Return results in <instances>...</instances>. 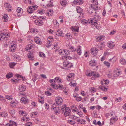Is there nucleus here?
Returning <instances> with one entry per match:
<instances>
[{
    "label": "nucleus",
    "instance_id": "1",
    "mask_svg": "<svg viewBox=\"0 0 126 126\" xmlns=\"http://www.w3.org/2000/svg\"><path fill=\"white\" fill-rule=\"evenodd\" d=\"M96 14V13L94 14V16L90 19L88 20V22L91 24L92 26H93V27L92 26L93 28L98 29L99 26L98 23L96 22L100 19V17L98 15Z\"/></svg>",
    "mask_w": 126,
    "mask_h": 126
},
{
    "label": "nucleus",
    "instance_id": "2",
    "mask_svg": "<svg viewBox=\"0 0 126 126\" xmlns=\"http://www.w3.org/2000/svg\"><path fill=\"white\" fill-rule=\"evenodd\" d=\"M46 17L45 16H41L38 17V19L34 21L35 23L37 25L41 26L43 24V20L46 19Z\"/></svg>",
    "mask_w": 126,
    "mask_h": 126
},
{
    "label": "nucleus",
    "instance_id": "3",
    "mask_svg": "<svg viewBox=\"0 0 126 126\" xmlns=\"http://www.w3.org/2000/svg\"><path fill=\"white\" fill-rule=\"evenodd\" d=\"M101 85L100 86L99 88L104 92L106 91L108 88L107 86L105 85V80L103 79L102 80L101 82Z\"/></svg>",
    "mask_w": 126,
    "mask_h": 126
},
{
    "label": "nucleus",
    "instance_id": "4",
    "mask_svg": "<svg viewBox=\"0 0 126 126\" xmlns=\"http://www.w3.org/2000/svg\"><path fill=\"white\" fill-rule=\"evenodd\" d=\"M63 64L64 66L68 68H71L73 66V64L71 62L65 60L63 63Z\"/></svg>",
    "mask_w": 126,
    "mask_h": 126
},
{
    "label": "nucleus",
    "instance_id": "5",
    "mask_svg": "<svg viewBox=\"0 0 126 126\" xmlns=\"http://www.w3.org/2000/svg\"><path fill=\"white\" fill-rule=\"evenodd\" d=\"M56 104L57 106L61 105L63 102V100L62 98L60 97H57L55 98Z\"/></svg>",
    "mask_w": 126,
    "mask_h": 126
},
{
    "label": "nucleus",
    "instance_id": "6",
    "mask_svg": "<svg viewBox=\"0 0 126 126\" xmlns=\"http://www.w3.org/2000/svg\"><path fill=\"white\" fill-rule=\"evenodd\" d=\"M107 45L110 49H112L115 46V45L112 41H109L107 43Z\"/></svg>",
    "mask_w": 126,
    "mask_h": 126
},
{
    "label": "nucleus",
    "instance_id": "7",
    "mask_svg": "<svg viewBox=\"0 0 126 126\" xmlns=\"http://www.w3.org/2000/svg\"><path fill=\"white\" fill-rule=\"evenodd\" d=\"M33 51L31 52L29 51V53L27 54V56L30 60H33L34 58L33 55Z\"/></svg>",
    "mask_w": 126,
    "mask_h": 126
},
{
    "label": "nucleus",
    "instance_id": "8",
    "mask_svg": "<svg viewBox=\"0 0 126 126\" xmlns=\"http://www.w3.org/2000/svg\"><path fill=\"white\" fill-rule=\"evenodd\" d=\"M88 75L89 76H92L95 78L98 77L99 76V73L95 72H92L91 73H89Z\"/></svg>",
    "mask_w": 126,
    "mask_h": 126
},
{
    "label": "nucleus",
    "instance_id": "9",
    "mask_svg": "<svg viewBox=\"0 0 126 126\" xmlns=\"http://www.w3.org/2000/svg\"><path fill=\"white\" fill-rule=\"evenodd\" d=\"M34 47V45L32 44H29L25 48L26 50H31V49Z\"/></svg>",
    "mask_w": 126,
    "mask_h": 126
},
{
    "label": "nucleus",
    "instance_id": "10",
    "mask_svg": "<svg viewBox=\"0 0 126 126\" xmlns=\"http://www.w3.org/2000/svg\"><path fill=\"white\" fill-rule=\"evenodd\" d=\"M71 30L73 31L78 32L79 31V27L77 26H72L70 28Z\"/></svg>",
    "mask_w": 126,
    "mask_h": 126
},
{
    "label": "nucleus",
    "instance_id": "11",
    "mask_svg": "<svg viewBox=\"0 0 126 126\" xmlns=\"http://www.w3.org/2000/svg\"><path fill=\"white\" fill-rule=\"evenodd\" d=\"M118 119V118L117 117H113L110 119V124L112 125Z\"/></svg>",
    "mask_w": 126,
    "mask_h": 126
},
{
    "label": "nucleus",
    "instance_id": "12",
    "mask_svg": "<svg viewBox=\"0 0 126 126\" xmlns=\"http://www.w3.org/2000/svg\"><path fill=\"white\" fill-rule=\"evenodd\" d=\"M35 42L38 44H42V41L40 38L38 37H36L34 38Z\"/></svg>",
    "mask_w": 126,
    "mask_h": 126
},
{
    "label": "nucleus",
    "instance_id": "13",
    "mask_svg": "<svg viewBox=\"0 0 126 126\" xmlns=\"http://www.w3.org/2000/svg\"><path fill=\"white\" fill-rule=\"evenodd\" d=\"M56 35L58 36H60L62 37L63 36V33L62 31L60 29H58L56 32Z\"/></svg>",
    "mask_w": 126,
    "mask_h": 126
},
{
    "label": "nucleus",
    "instance_id": "14",
    "mask_svg": "<svg viewBox=\"0 0 126 126\" xmlns=\"http://www.w3.org/2000/svg\"><path fill=\"white\" fill-rule=\"evenodd\" d=\"M83 0H74L73 3L77 5H81L83 3Z\"/></svg>",
    "mask_w": 126,
    "mask_h": 126
},
{
    "label": "nucleus",
    "instance_id": "15",
    "mask_svg": "<svg viewBox=\"0 0 126 126\" xmlns=\"http://www.w3.org/2000/svg\"><path fill=\"white\" fill-rule=\"evenodd\" d=\"M53 10L51 9H49L46 12V15L48 16H50L53 15Z\"/></svg>",
    "mask_w": 126,
    "mask_h": 126
},
{
    "label": "nucleus",
    "instance_id": "16",
    "mask_svg": "<svg viewBox=\"0 0 126 126\" xmlns=\"http://www.w3.org/2000/svg\"><path fill=\"white\" fill-rule=\"evenodd\" d=\"M89 65L91 66H96V63L95 61L94 60H92L89 62Z\"/></svg>",
    "mask_w": 126,
    "mask_h": 126
},
{
    "label": "nucleus",
    "instance_id": "17",
    "mask_svg": "<svg viewBox=\"0 0 126 126\" xmlns=\"http://www.w3.org/2000/svg\"><path fill=\"white\" fill-rule=\"evenodd\" d=\"M77 120L76 123L78 124H84L85 122V120L84 119H81L79 117Z\"/></svg>",
    "mask_w": 126,
    "mask_h": 126
},
{
    "label": "nucleus",
    "instance_id": "18",
    "mask_svg": "<svg viewBox=\"0 0 126 126\" xmlns=\"http://www.w3.org/2000/svg\"><path fill=\"white\" fill-rule=\"evenodd\" d=\"M81 46H79L77 48L76 51L77 54L79 55H80L82 53L81 49Z\"/></svg>",
    "mask_w": 126,
    "mask_h": 126
},
{
    "label": "nucleus",
    "instance_id": "19",
    "mask_svg": "<svg viewBox=\"0 0 126 126\" xmlns=\"http://www.w3.org/2000/svg\"><path fill=\"white\" fill-rule=\"evenodd\" d=\"M16 11L17 13V15L18 16H19L22 14V9L18 7L16 10Z\"/></svg>",
    "mask_w": 126,
    "mask_h": 126
},
{
    "label": "nucleus",
    "instance_id": "20",
    "mask_svg": "<svg viewBox=\"0 0 126 126\" xmlns=\"http://www.w3.org/2000/svg\"><path fill=\"white\" fill-rule=\"evenodd\" d=\"M121 74V72L119 71H115L113 73L114 77H116L119 76Z\"/></svg>",
    "mask_w": 126,
    "mask_h": 126
},
{
    "label": "nucleus",
    "instance_id": "21",
    "mask_svg": "<svg viewBox=\"0 0 126 126\" xmlns=\"http://www.w3.org/2000/svg\"><path fill=\"white\" fill-rule=\"evenodd\" d=\"M35 10V9L33 8V7L32 6H30L29 8L28 9L27 11L28 13L31 14L33 13V12Z\"/></svg>",
    "mask_w": 126,
    "mask_h": 126
},
{
    "label": "nucleus",
    "instance_id": "22",
    "mask_svg": "<svg viewBox=\"0 0 126 126\" xmlns=\"http://www.w3.org/2000/svg\"><path fill=\"white\" fill-rule=\"evenodd\" d=\"M28 100L25 97H22L21 99V102L26 104L28 101Z\"/></svg>",
    "mask_w": 126,
    "mask_h": 126
},
{
    "label": "nucleus",
    "instance_id": "23",
    "mask_svg": "<svg viewBox=\"0 0 126 126\" xmlns=\"http://www.w3.org/2000/svg\"><path fill=\"white\" fill-rule=\"evenodd\" d=\"M62 57V59H65L66 60H70L72 59V57L70 56L67 55L65 56H63Z\"/></svg>",
    "mask_w": 126,
    "mask_h": 126
},
{
    "label": "nucleus",
    "instance_id": "24",
    "mask_svg": "<svg viewBox=\"0 0 126 126\" xmlns=\"http://www.w3.org/2000/svg\"><path fill=\"white\" fill-rule=\"evenodd\" d=\"M62 110H71L70 109H69V107H67L66 105L64 104L63 105L61 108Z\"/></svg>",
    "mask_w": 126,
    "mask_h": 126
},
{
    "label": "nucleus",
    "instance_id": "25",
    "mask_svg": "<svg viewBox=\"0 0 126 126\" xmlns=\"http://www.w3.org/2000/svg\"><path fill=\"white\" fill-rule=\"evenodd\" d=\"M4 6L6 9L9 10L8 11L11 10V6L10 4L8 3H5Z\"/></svg>",
    "mask_w": 126,
    "mask_h": 126
},
{
    "label": "nucleus",
    "instance_id": "26",
    "mask_svg": "<svg viewBox=\"0 0 126 126\" xmlns=\"http://www.w3.org/2000/svg\"><path fill=\"white\" fill-rule=\"evenodd\" d=\"M6 37L5 34L0 32V41L4 39L5 37Z\"/></svg>",
    "mask_w": 126,
    "mask_h": 126
},
{
    "label": "nucleus",
    "instance_id": "27",
    "mask_svg": "<svg viewBox=\"0 0 126 126\" xmlns=\"http://www.w3.org/2000/svg\"><path fill=\"white\" fill-rule=\"evenodd\" d=\"M3 19L4 22H7L8 20L7 15V14H4L2 17Z\"/></svg>",
    "mask_w": 126,
    "mask_h": 126
},
{
    "label": "nucleus",
    "instance_id": "28",
    "mask_svg": "<svg viewBox=\"0 0 126 126\" xmlns=\"http://www.w3.org/2000/svg\"><path fill=\"white\" fill-rule=\"evenodd\" d=\"M20 91H24L26 89L25 86L24 85H20L19 86Z\"/></svg>",
    "mask_w": 126,
    "mask_h": 126
},
{
    "label": "nucleus",
    "instance_id": "29",
    "mask_svg": "<svg viewBox=\"0 0 126 126\" xmlns=\"http://www.w3.org/2000/svg\"><path fill=\"white\" fill-rule=\"evenodd\" d=\"M60 4L62 6H65L67 4V1L66 0H61V1Z\"/></svg>",
    "mask_w": 126,
    "mask_h": 126
},
{
    "label": "nucleus",
    "instance_id": "30",
    "mask_svg": "<svg viewBox=\"0 0 126 126\" xmlns=\"http://www.w3.org/2000/svg\"><path fill=\"white\" fill-rule=\"evenodd\" d=\"M103 43H99L98 45L97 46V48L99 50H102V45Z\"/></svg>",
    "mask_w": 126,
    "mask_h": 126
},
{
    "label": "nucleus",
    "instance_id": "31",
    "mask_svg": "<svg viewBox=\"0 0 126 126\" xmlns=\"http://www.w3.org/2000/svg\"><path fill=\"white\" fill-rule=\"evenodd\" d=\"M33 78L32 80L34 82H35V81L38 79V75L35 74H34L32 75Z\"/></svg>",
    "mask_w": 126,
    "mask_h": 126
},
{
    "label": "nucleus",
    "instance_id": "32",
    "mask_svg": "<svg viewBox=\"0 0 126 126\" xmlns=\"http://www.w3.org/2000/svg\"><path fill=\"white\" fill-rule=\"evenodd\" d=\"M10 81L13 84H15L19 82V81L18 80L14 78L11 79Z\"/></svg>",
    "mask_w": 126,
    "mask_h": 126
},
{
    "label": "nucleus",
    "instance_id": "33",
    "mask_svg": "<svg viewBox=\"0 0 126 126\" xmlns=\"http://www.w3.org/2000/svg\"><path fill=\"white\" fill-rule=\"evenodd\" d=\"M104 37L102 36H99L96 38V40L98 42H100L103 40Z\"/></svg>",
    "mask_w": 126,
    "mask_h": 126
},
{
    "label": "nucleus",
    "instance_id": "34",
    "mask_svg": "<svg viewBox=\"0 0 126 126\" xmlns=\"http://www.w3.org/2000/svg\"><path fill=\"white\" fill-rule=\"evenodd\" d=\"M69 46V49L72 52H74L76 51V49L75 48L74 46H72L70 45Z\"/></svg>",
    "mask_w": 126,
    "mask_h": 126
},
{
    "label": "nucleus",
    "instance_id": "35",
    "mask_svg": "<svg viewBox=\"0 0 126 126\" xmlns=\"http://www.w3.org/2000/svg\"><path fill=\"white\" fill-rule=\"evenodd\" d=\"M65 37L66 39H69L72 38V36L70 34L68 33L66 34Z\"/></svg>",
    "mask_w": 126,
    "mask_h": 126
},
{
    "label": "nucleus",
    "instance_id": "36",
    "mask_svg": "<svg viewBox=\"0 0 126 126\" xmlns=\"http://www.w3.org/2000/svg\"><path fill=\"white\" fill-rule=\"evenodd\" d=\"M120 62L123 65H125L126 64V60L124 59H121L120 60Z\"/></svg>",
    "mask_w": 126,
    "mask_h": 126
},
{
    "label": "nucleus",
    "instance_id": "37",
    "mask_svg": "<svg viewBox=\"0 0 126 126\" xmlns=\"http://www.w3.org/2000/svg\"><path fill=\"white\" fill-rule=\"evenodd\" d=\"M0 115L2 117H6L8 116V114L5 111L3 112L2 113H0Z\"/></svg>",
    "mask_w": 126,
    "mask_h": 126
},
{
    "label": "nucleus",
    "instance_id": "38",
    "mask_svg": "<svg viewBox=\"0 0 126 126\" xmlns=\"http://www.w3.org/2000/svg\"><path fill=\"white\" fill-rule=\"evenodd\" d=\"M20 91L19 93V96L22 97H26V94L25 92Z\"/></svg>",
    "mask_w": 126,
    "mask_h": 126
},
{
    "label": "nucleus",
    "instance_id": "39",
    "mask_svg": "<svg viewBox=\"0 0 126 126\" xmlns=\"http://www.w3.org/2000/svg\"><path fill=\"white\" fill-rule=\"evenodd\" d=\"M55 79L56 81H57V82H58L60 83H62L63 82L62 80L59 77H56L55 78Z\"/></svg>",
    "mask_w": 126,
    "mask_h": 126
},
{
    "label": "nucleus",
    "instance_id": "40",
    "mask_svg": "<svg viewBox=\"0 0 126 126\" xmlns=\"http://www.w3.org/2000/svg\"><path fill=\"white\" fill-rule=\"evenodd\" d=\"M48 41L47 43L46 44V46L47 47H49L51 45V43L50 41L48 40Z\"/></svg>",
    "mask_w": 126,
    "mask_h": 126
},
{
    "label": "nucleus",
    "instance_id": "41",
    "mask_svg": "<svg viewBox=\"0 0 126 126\" xmlns=\"http://www.w3.org/2000/svg\"><path fill=\"white\" fill-rule=\"evenodd\" d=\"M13 75L12 73L9 72L6 75V78L8 79L10 78L13 76Z\"/></svg>",
    "mask_w": 126,
    "mask_h": 126
},
{
    "label": "nucleus",
    "instance_id": "42",
    "mask_svg": "<svg viewBox=\"0 0 126 126\" xmlns=\"http://www.w3.org/2000/svg\"><path fill=\"white\" fill-rule=\"evenodd\" d=\"M16 64V63H11L9 64V66L10 68H13L14 66Z\"/></svg>",
    "mask_w": 126,
    "mask_h": 126
},
{
    "label": "nucleus",
    "instance_id": "43",
    "mask_svg": "<svg viewBox=\"0 0 126 126\" xmlns=\"http://www.w3.org/2000/svg\"><path fill=\"white\" fill-rule=\"evenodd\" d=\"M49 81L51 83V86H54L55 84V81L54 80L51 79Z\"/></svg>",
    "mask_w": 126,
    "mask_h": 126
},
{
    "label": "nucleus",
    "instance_id": "44",
    "mask_svg": "<svg viewBox=\"0 0 126 126\" xmlns=\"http://www.w3.org/2000/svg\"><path fill=\"white\" fill-rule=\"evenodd\" d=\"M79 110H86V108L84 107H83L82 104H80L79 106Z\"/></svg>",
    "mask_w": 126,
    "mask_h": 126
},
{
    "label": "nucleus",
    "instance_id": "45",
    "mask_svg": "<svg viewBox=\"0 0 126 126\" xmlns=\"http://www.w3.org/2000/svg\"><path fill=\"white\" fill-rule=\"evenodd\" d=\"M88 12L89 14H93V13H94L95 14H96V12L94 10V9H90V10H89Z\"/></svg>",
    "mask_w": 126,
    "mask_h": 126
},
{
    "label": "nucleus",
    "instance_id": "46",
    "mask_svg": "<svg viewBox=\"0 0 126 126\" xmlns=\"http://www.w3.org/2000/svg\"><path fill=\"white\" fill-rule=\"evenodd\" d=\"M53 23L55 27H58L59 26V24L57 20H55L54 21Z\"/></svg>",
    "mask_w": 126,
    "mask_h": 126
},
{
    "label": "nucleus",
    "instance_id": "47",
    "mask_svg": "<svg viewBox=\"0 0 126 126\" xmlns=\"http://www.w3.org/2000/svg\"><path fill=\"white\" fill-rule=\"evenodd\" d=\"M71 111H65L64 113V115L65 116H66L69 115Z\"/></svg>",
    "mask_w": 126,
    "mask_h": 126
},
{
    "label": "nucleus",
    "instance_id": "48",
    "mask_svg": "<svg viewBox=\"0 0 126 126\" xmlns=\"http://www.w3.org/2000/svg\"><path fill=\"white\" fill-rule=\"evenodd\" d=\"M10 46H11L13 47H16V44L15 42H12V43L10 44Z\"/></svg>",
    "mask_w": 126,
    "mask_h": 126
},
{
    "label": "nucleus",
    "instance_id": "49",
    "mask_svg": "<svg viewBox=\"0 0 126 126\" xmlns=\"http://www.w3.org/2000/svg\"><path fill=\"white\" fill-rule=\"evenodd\" d=\"M19 113L20 114L22 115L25 116L27 115V113L23 111L21 112L20 111H19Z\"/></svg>",
    "mask_w": 126,
    "mask_h": 126
},
{
    "label": "nucleus",
    "instance_id": "50",
    "mask_svg": "<svg viewBox=\"0 0 126 126\" xmlns=\"http://www.w3.org/2000/svg\"><path fill=\"white\" fill-rule=\"evenodd\" d=\"M68 122L71 124H75L76 122L73 120H68Z\"/></svg>",
    "mask_w": 126,
    "mask_h": 126
},
{
    "label": "nucleus",
    "instance_id": "51",
    "mask_svg": "<svg viewBox=\"0 0 126 126\" xmlns=\"http://www.w3.org/2000/svg\"><path fill=\"white\" fill-rule=\"evenodd\" d=\"M6 98L9 100H11L12 99V96L10 95L6 96Z\"/></svg>",
    "mask_w": 126,
    "mask_h": 126
},
{
    "label": "nucleus",
    "instance_id": "52",
    "mask_svg": "<svg viewBox=\"0 0 126 126\" xmlns=\"http://www.w3.org/2000/svg\"><path fill=\"white\" fill-rule=\"evenodd\" d=\"M16 48V47H13L11 46H10V49L11 51L12 52H14V50Z\"/></svg>",
    "mask_w": 126,
    "mask_h": 126
},
{
    "label": "nucleus",
    "instance_id": "53",
    "mask_svg": "<svg viewBox=\"0 0 126 126\" xmlns=\"http://www.w3.org/2000/svg\"><path fill=\"white\" fill-rule=\"evenodd\" d=\"M58 53L60 55H62L64 54L63 50L60 49L58 51Z\"/></svg>",
    "mask_w": 126,
    "mask_h": 126
},
{
    "label": "nucleus",
    "instance_id": "54",
    "mask_svg": "<svg viewBox=\"0 0 126 126\" xmlns=\"http://www.w3.org/2000/svg\"><path fill=\"white\" fill-rule=\"evenodd\" d=\"M39 56L42 57L43 58H45V55L42 52H40L39 54Z\"/></svg>",
    "mask_w": 126,
    "mask_h": 126
},
{
    "label": "nucleus",
    "instance_id": "55",
    "mask_svg": "<svg viewBox=\"0 0 126 126\" xmlns=\"http://www.w3.org/2000/svg\"><path fill=\"white\" fill-rule=\"evenodd\" d=\"M104 64L108 67H110V64L109 63L106 61H104Z\"/></svg>",
    "mask_w": 126,
    "mask_h": 126
},
{
    "label": "nucleus",
    "instance_id": "56",
    "mask_svg": "<svg viewBox=\"0 0 126 126\" xmlns=\"http://www.w3.org/2000/svg\"><path fill=\"white\" fill-rule=\"evenodd\" d=\"M77 11L78 13H81L82 12V9L80 8L77 9Z\"/></svg>",
    "mask_w": 126,
    "mask_h": 126
},
{
    "label": "nucleus",
    "instance_id": "57",
    "mask_svg": "<svg viewBox=\"0 0 126 126\" xmlns=\"http://www.w3.org/2000/svg\"><path fill=\"white\" fill-rule=\"evenodd\" d=\"M45 94L47 96H51V93L48 91H46L45 92Z\"/></svg>",
    "mask_w": 126,
    "mask_h": 126
},
{
    "label": "nucleus",
    "instance_id": "58",
    "mask_svg": "<svg viewBox=\"0 0 126 126\" xmlns=\"http://www.w3.org/2000/svg\"><path fill=\"white\" fill-rule=\"evenodd\" d=\"M81 22L84 24L86 25L88 23V21L87 20H85L84 19L81 21Z\"/></svg>",
    "mask_w": 126,
    "mask_h": 126
},
{
    "label": "nucleus",
    "instance_id": "59",
    "mask_svg": "<svg viewBox=\"0 0 126 126\" xmlns=\"http://www.w3.org/2000/svg\"><path fill=\"white\" fill-rule=\"evenodd\" d=\"M74 74L73 73H70L69 75L67 76V78H72V77L73 76Z\"/></svg>",
    "mask_w": 126,
    "mask_h": 126
},
{
    "label": "nucleus",
    "instance_id": "60",
    "mask_svg": "<svg viewBox=\"0 0 126 126\" xmlns=\"http://www.w3.org/2000/svg\"><path fill=\"white\" fill-rule=\"evenodd\" d=\"M94 49L93 48H92L91 50V53L92 55H96L95 54V52L94 51Z\"/></svg>",
    "mask_w": 126,
    "mask_h": 126
},
{
    "label": "nucleus",
    "instance_id": "61",
    "mask_svg": "<svg viewBox=\"0 0 126 126\" xmlns=\"http://www.w3.org/2000/svg\"><path fill=\"white\" fill-rule=\"evenodd\" d=\"M32 123L31 122H28L26 123V126H32Z\"/></svg>",
    "mask_w": 126,
    "mask_h": 126
},
{
    "label": "nucleus",
    "instance_id": "62",
    "mask_svg": "<svg viewBox=\"0 0 126 126\" xmlns=\"http://www.w3.org/2000/svg\"><path fill=\"white\" fill-rule=\"evenodd\" d=\"M19 57L18 56L16 55H14V59L15 60L17 61V60L18 59Z\"/></svg>",
    "mask_w": 126,
    "mask_h": 126
},
{
    "label": "nucleus",
    "instance_id": "63",
    "mask_svg": "<svg viewBox=\"0 0 126 126\" xmlns=\"http://www.w3.org/2000/svg\"><path fill=\"white\" fill-rule=\"evenodd\" d=\"M9 122L10 123H12V124L16 126H17V124L16 122H14L12 121H10Z\"/></svg>",
    "mask_w": 126,
    "mask_h": 126
},
{
    "label": "nucleus",
    "instance_id": "64",
    "mask_svg": "<svg viewBox=\"0 0 126 126\" xmlns=\"http://www.w3.org/2000/svg\"><path fill=\"white\" fill-rule=\"evenodd\" d=\"M32 107H35L36 105V103L35 102H32Z\"/></svg>",
    "mask_w": 126,
    "mask_h": 126
}]
</instances>
